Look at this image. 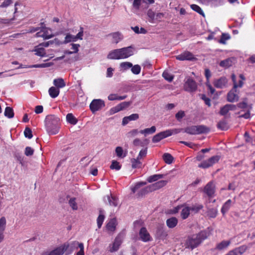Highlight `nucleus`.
Here are the masks:
<instances>
[{"instance_id": "1", "label": "nucleus", "mask_w": 255, "mask_h": 255, "mask_svg": "<svg viewBox=\"0 0 255 255\" xmlns=\"http://www.w3.org/2000/svg\"><path fill=\"white\" fill-rule=\"evenodd\" d=\"M239 77L241 80L237 83L235 74H232L231 75V79L233 83V88L228 92L227 95V100L229 102L234 103L237 102L239 99V91H238L237 88H242L243 86L244 81L246 79L243 74H240Z\"/></svg>"}, {"instance_id": "2", "label": "nucleus", "mask_w": 255, "mask_h": 255, "mask_svg": "<svg viewBox=\"0 0 255 255\" xmlns=\"http://www.w3.org/2000/svg\"><path fill=\"white\" fill-rule=\"evenodd\" d=\"M209 234L206 231H202L197 234L189 236L185 243L186 248L193 249L198 247L203 241L207 238Z\"/></svg>"}, {"instance_id": "3", "label": "nucleus", "mask_w": 255, "mask_h": 255, "mask_svg": "<svg viewBox=\"0 0 255 255\" xmlns=\"http://www.w3.org/2000/svg\"><path fill=\"white\" fill-rule=\"evenodd\" d=\"M133 48L130 46L113 50L108 54L107 58L117 60L127 58L133 55Z\"/></svg>"}, {"instance_id": "4", "label": "nucleus", "mask_w": 255, "mask_h": 255, "mask_svg": "<svg viewBox=\"0 0 255 255\" xmlns=\"http://www.w3.org/2000/svg\"><path fill=\"white\" fill-rule=\"evenodd\" d=\"M46 130L49 134H56L59 130L60 120L54 115H49L46 117L45 120Z\"/></svg>"}, {"instance_id": "5", "label": "nucleus", "mask_w": 255, "mask_h": 255, "mask_svg": "<svg viewBox=\"0 0 255 255\" xmlns=\"http://www.w3.org/2000/svg\"><path fill=\"white\" fill-rule=\"evenodd\" d=\"M210 131V128L204 125L192 126L185 128V131L190 134L206 133Z\"/></svg>"}, {"instance_id": "6", "label": "nucleus", "mask_w": 255, "mask_h": 255, "mask_svg": "<svg viewBox=\"0 0 255 255\" xmlns=\"http://www.w3.org/2000/svg\"><path fill=\"white\" fill-rule=\"evenodd\" d=\"M178 133V130L177 129H167L165 131L160 132L155 134L152 138V142L154 143L158 142L161 139L171 136L173 133Z\"/></svg>"}, {"instance_id": "7", "label": "nucleus", "mask_w": 255, "mask_h": 255, "mask_svg": "<svg viewBox=\"0 0 255 255\" xmlns=\"http://www.w3.org/2000/svg\"><path fill=\"white\" fill-rule=\"evenodd\" d=\"M105 106V102L101 99H94L90 104L89 107L93 114L101 110Z\"/></svg>"}, {"instance_id": "8", "label": "nucleus", "mask_w": 255, "mask_h": 255, "mask_svg": "<svg viewBox=\"0 0 255 255\" xmlns=\"http://www.w3.org/2000/svg\"><path fill=\"white\" fill-rule=\"evenodd\" d=\"M69 247L68 243H64L60 246L50 252L48 255H63Z\"/></svg>"}, {"instance_id": "9", "label": "nucleus", "mask_w": 255, "mask_h": 255, "mask_svg": "<svg viewBox=\"0 0 255 255\" xmlns=\"http://www.w3.org/2000/svg\"><path fill=\"white\" fill-rule=\"evenodd\" d=\"M184 88L187 92H193L196 91L197 85L193 79L189 78L185 82Z\"/></svg>"}, {"instance_id": "10", "label": "nucleus", "mask_w": 255, "mask_h": 255, "mask_svg": "<svg viewBox=\"0 0 255 255\" xmlns=\"http://www.w3.org/2000/svg\"><path fill=\"white\" fill-rule=\"evenodd\" d=\"M176 59L180 61H192L196 59V58L194 57V55L189 51L184 52L183 53L176 56Z\"/></svg>"}, {"instance_id": "11", "label": "nucleus", "mask_w": 255, "mask_h": 255, "mask_svg": "<svg viewBox=\"0 0 255 255\" xmlns=\"http://www.w3.org/2000/svg\"><path fill=\"white\" fill-rule=\"evenodd\" d=\"M155 236L157 238L161 240H164L167 237L168 233L163 226L160 225L157 227Z\"/></svg>"}, {"instance_id": "12", "label": "nucleus", "mask_w": 255, "mask_h": 255, "mask_svg": "<svg viewBox=\"0 0 255 255\" xmlns=\"http://www.w3.org/2000/svg\"><path fill=\"white\" fill-rule=\"evenodd\" d=\"M122 242V239L121 236H118L115 239L114 243L109 246V251L111 253L117 251L119 250Z\"/></svg>"}, {"instance_id": "13", "label": "nucleus", "mask_w": 255, "mask_h": 255, "mask_svg": "<svg viewBox=\"0 0 255 255\" xmlns=\"http://www.w3.org/2000/svg\"><path fill=\"white\" fill-rule=\"evenodd\" d=\"M140 239L144 242H147L151 240V237L145 227H142L139 232Z\"/></svg>"}, {"instance_id": "14", "label": "nucleus", "mask_w": 255, "mask_h": 255, "mask_svg": "<svg viewBox=\"0 0 255 255\" xmlns=\"http://www.w3.org/2000/svg\"><path fill=\"white\" fill-rule=\"evenodd\" d=\"M215 186L213 182L208 183L204 187V192L209 196L212 197L215 193Z\"/></svg>"}, {"instance_id": "15", "label": "nucleus", "mask_w": 255, "mask_h": 255, "mask_svg": "<svg viewBox=\"0 0 255 255\" xmlns=\"http://www.w3.org/2000/svg\"><path fill=\"white\" fill-rule=\"evenodd\" d=\"M228 80L225 77H222L214 81V85L217 88L222 89L226 86Z\"/></svg>"}, {"instance_id": "16", "label": "nucleus", "mask_w": 255, "mask_h": 255, "mask_svg": "<svg viewBox=\"0 0 255 255\" xmlns=\"http://www.w3.org/2000/svg\"><path fill=\"white\" fill-rule=\"evenodd\" d=\"M53 65V63L50 62V63H42V64H35L30 66H27L25 65H22L21 64H19V66L17 69L19 68H46V67H49Z\"/></svg>"}, {"instance_id": "17", "label": "nucleus", "mask_w": 255, "mask_h": 255, "mask_svg": "<svg viewBox=\"0 0 255 255\" xmlns=\"http://www.w3.org/2000/svg\"><path fill=\"white\" fill-rule=\"evenodd\" d=\"M247 249L245 246H241L230 251L226 255H242Z\"/></svg>"}, {"instance_id": "18", "label": "nucleus", "mask_w": 255, "mask_h": 255, "mask_svg": "<svg viewBox=\"0 0 255 255\" xmlns=\"http://www.w3.org/2000/svg\"><path fill=\"white\" fill-rule=\"evenodd\" d=\"M139 118V115L137 114H132L129 116L125 117L123 119L122 124L126 125L128 123L129 121H135Z\"/></svg>"}, {"instance_id": "19", "label": "nucleus", "mask_w": 255, "mask_h": 255, "mask_svg": "<svg viewBox=\"0 0 255 255\" xmlns=\"http://www.w3.org/2000/svg\"><path fill=\"white\" fill-rule=\"evenodd\" d=\"M106 197L110 206L117 207L118 205V199L116 197L113 196L111 194H110V195H107Z\"/></svg>"}, {"instance_id": "20", "label": "nucleus", "mask_w": 255, "mask_h": 255, "mask_svg": "<svg viewBox=\"0 0 255 255\" xmlns=\"http://www.w3.org/2000/svg\"><path fill=\"white\" fill-rule=\"evenodd\" d=\"M167 226L169 228H173L177 225L178 220L176 217H173L168 219L166 222Z\"/></svg>"}, {"instance_id": "21", "label": "nucleus", "mask_w": 255, "mask_h": 255, "mask_svg": "<svg viewBox=\"0 0 255 255\" xmlns=\"http://www.w3.org/2000/svg\"><path fill=\"white\" fill-rule=\"evenodd\" d=\"M81 243H79L77 241H74L71 243L70 244L68 243L69 245V247L68 250L66 251L65 255H69L71 254L75 248L78 246L79 247V244Z\"/></svg>"}, {"instance_id": "22", "label": "nucleus", "mask_w": 255, "mask_h": 255, "mask_svg": "<svg viewBox=\"0 0 255 255\" xmlns=\"http://www.w3.org/2000/svg\"><path fill=\"white\" fill-rule=\"evenodd\" d=\"M153 191V188L151 185H149L142 189H141L137 193L138 197H142L145 194Z\"/></svg>"}, {"instance_id": "23", "label": "nucleus", "mask_w": 255, "mask_h": 255, "mask_svg": "<svg viewBox=\"0 0 255 255\" xmlns=\"http://www.w3.org/2000/svg\"><path fill=\"white\" fill-rule=\"evenodd\" d=\"M34 51L35 52V54L37 56L42 57L46 56V53L45 49L41 46H39V45L35 47Z\"/></svg>"}, {"instance_id": "24", "label": "nucleus", "mask_w": 255, "mask_h": 255, "mask_svg": "<svg viewBox=\"0 0 255 255\" xmlns=\"http://www.w3.org/2000/svg\"><path fill=\"white\" fill-rule=\"evenodd\" d=\"M117 226L116 219L114 218L111 219L107 224L106 228L109 231L114 232L115 231Z\"/></svg>"}, {"instance_id": "25", "label": "nucleus", "mask_w": 255, "mask_h": 255, "mask_svg": "<svg viewBox=\"0 0 255 255\" xmlns=\"http://www.w3.org/2000/svg\"><path fill=\"white\" fill-rule=\"evenodd\" d=\"M99 213L100 214L97 219V225L99 229L101 228L105 219L103 210L100 209L99 210Z\"/></svg>"}, {"instance_id": "26", "label": "nucleus", "mask_w": 255, "mask_h": 255, "mask_svg": "<svg viewBox=\"0 0 255 255\" xmlns=\"http://www.w3.org/2000/svg\"><path fill=\"white\" fill-rule=\"evenodd\" d=\"M48 92L51 98H55L59 95L60 91L58 88L55 87H51L49 89Z\"/></svg>"}, {"instance_id": "27", "label": "nucleus", "mask_w": 255, "mask_h": 255, "mask_svg": "<svg viewBox=\"0 0 255 255\" xmlns=\"http://www.w3.org/2000/svg\"><path fill=\"white\" fill-rule=\"evenodd\" d=\"M166 184H167V181L160 180V181H158L154 184H151V185L153 188V191H154V190L158 189L160 188H162V187L166 185Z\"/></svg>"}, {"instance_id": "28", "label": "nucleus", "mask_w": 255, "mask_h": 255, "mask_svg": "<svg viewBox=\"0 0 255 255\" xmlns=\"http://www.w3.org/2000/svg\"><path fill=\"white\" fill-rule=\"evenodd\" d=\"M110 35L112 37V42L116 44L118 43L122 39V36L119 32H114Z\"/></svg>"}, {"instance_id": "29", "label": "nucleus", "mask_w": 255, "mask_h": 255, "mask_svg": "<svg viewBox=\"0 0 255 255\" xmlns=\"http://www.w3.org/2000/svg\"><path fill=\"white\" fill-rule=\"evenodd\" d=\"M127 97V95H124L122 96H119L116 94H111L108 97V99L109 101H115V100H123Z\"/></svg>"}, {"instance_id": "30", "label": "nucleus", "mask_w": 255, "mask_h": 255, "mask_svg": "<svg viewBox=\"0 0 255 255\" xmlns=\"http://www.w3.org/2000/svg\"><path fill=\"white\" fill-rule=\"evenodd\" d=\"M232 64H233L232 59L230 58H227L225 60L221 61L220 62L219 65L221 67H224L225 68H229L230 66H231L232 65Z\"/></svg>"}, {"instance_id": "31", "label": "nucleus", "mask_w": 255, "mask_h": 255, "mask_svg": "<svg viewBox=\"0 0 255 255\" xmlns=\"http://www.w3.org/2000/svg\"><path fill=\"white\" fill-rule=\"evenodd\" d=\"M54 85L57 88H62L65 86L66 84L62 78H58L54 80Z\"/></svg>"}, {"instance_id": "32", "label": "nucleus", "mask_w": 255, "mask_h": 255, "mask_svg": "<svg viewBox=\"0 0 255 255\" xmlns=\"http://www.w3.org/2000/svg\"><path fill=\"white\" fill-rule=\"evenodd\" d=\"M217 128L222 130H226L229 128L227 122L225 120L220 121L217 125Z\"/></svg>"}, {"instance_id": "33", "label": "nucleus", "mask_w": 255, "mask_h": 255, "mask_svg": "<svg viewBox=\"0 0 255 255\" xmlns=\"http://www.w3.org/2000/svg\"><path fill=\"white\" fill-rule=\"evenodd\" d=\"M4 115L9 119L12 118L14 115L12 108L10 107H6L4 110Z\"/></svg>"}, {"instance_id": "34", "label": "nucleus", "mask_w": 255, "mask_h": 255, "mask_svg": "<svg viewBox=\"0 0 255 255\" xmlns=\"http://www.w3.org/2000/svg\"><path fill=\"white\" fill-rule=\"evenodd\" d=\"M216 160H204L198 166L203 168H207L215 163Z\"/></svg>"}, {"instance_id": "35", "label": "nucleus", "mask_w": 255, "mask_h": 255, "mask_svg": "<svg viewBox=\"0 0 255 255\" xmlns=\"http://www.w3.org/2000/svg\"><path fill=\"white\" fill-rule=\"evenodd\" d=\"M67 121L72 125H76L77 123V120L71 113H69L66 116Z\"/></svg>"}, {"instance_id": "36", "label": "nucleus", "mask_w": 255, "mask_h": 255, "mask_svg": "<svg viewBox=\"0 0 255 255\" xmlns=\"http://www.w3.org/2000/svg\"><path fill=\"white\" fill-rule=\"evenodd\" d=\"M156 131V128L155 126H152L150 128H145L144 129L141 130L139 132L145 135L147 134H152Z\"/></svg>"}, {"instance_id": "37", "label": "nucleus", "mask_w": 255, "mask_h": 255, "mask_svg": "<svg viewBox=\"0 0 255 255\" xmlns=\"http://www.w3.org/2000/svg\"><path fill=\"white\" fill-rule=\"evenodd\" d=\"M207 216L209 218H214L217 216L218 210L216 208L208 209L207 212Z\"/></svg>"}, {"instance_id": "38", "label": "nucleus", "mask_w": 255, "mask_h": 255, "mask_svg": "<svg viewBox=\"0 0 255 255\" xmlns=\"http://www.w3.org/2000/svg\"><path fill=\"white\" fill-rule=\"evenodd\" d=\"M76 200V198L73 197L70 198L68 201L69 206L73 210H77L78 209V205Z\"/></svg>"}, {"instance_id": "39", "label": "nucleus", "mask_w": 255, "mask_h": 255, "mask_svg": "<svg viewBox=\"0 0 255 255\" xmlns=\"http://www.w3.org/2000/svg\"><path fill=\"white\" fill-rule=\"evenodd\" d=\"M6 219L4 217L0 218V234H3V232L6 227Z\"/></svg>"}, {"instance_id": "40", "label": "nucleus", "mask_w": 255, "mask_h": 255, "mask_svg": "<svg viewBox=\"0 0 255 255\" xmlns=\"http://www.w3.org/2000/svg\"><path fill=\"white\" fill-rule=\"evenodd\" d=\"M231 203L232 201L231 200L229 199L227 201H226L223 205L221 209V212L223 215L225 214L226 213V212L229 210L231 206Z\"/></svg>"}, {"instance_id": "41", "label": "nucleus", "mask_w": 255, "mask_h": 255, "mask_svg": "<svg viewBox=\"0 0 255 255\" xmlns=\"http://www.w3.org/2000/svg\"><path fill=\"white\" fill-rule=\"evenodd\" d=\"M163 176V174H155L148 177L147 180L148 182L151 183L162 178Z\"/></svg>"}, {"instance_id": "42", "label": "nucleus", "mask_w": 255, "mask_h": 255, "mask_svg": "<svg viewBox=\"0 0 255 255\" xmlns=\"http://www.w3.org/2000/svg\"><path fill=\"white\" fill-rule=\"evenodd\" d=\"M210 148H204L202 149L198 153L196 156V159H202L205 158L206 156L204 155L205 153L208 152L210 150Z\"/></svg>"}, {"instance_id": "43", "label": "nucleus", "mask_w": 255, "mask_h": 255, "mask_svg": "<svg viewBox=\"0 0 255 255\" xmlns=\"http://www.w3.org/2000/svg\"><path fill=\"white\" fill-rule=\"evenodd\" d=\"M147 15L148 17V21L150 22H153L155 19V13L151 9L148 10Z\"/></svg>"}, {"instance_id": "44", "label": "nucleus", "mask_w": 255, "mask_h": 255, "mask_svg": "<svg viewBox=\"0 0 255 255\" xmlns=\"http://www.w3.org/2000/svg\"><path fill=\"white\" fill-rule=\"evenodd\" d=\"M190 208L186 207L183 208L181 213V216L182 219H186L190 214Z\"/></svg>"}, {"instance_id": "45", "label": "nucleus", "mask_w": 255, "mask_h": 255, "mask_svg": "<svg viewBox=\"0 0 255 255\" xmlns=\"http://www.w3.org/2000/svg\"><path fill=\"white\" fill-rule=\"evenodd\" d=\"M190 7L192 10L197 12L199 14H200L202 15H203V16L204 15V13L203 10L201 9V8L199 5L195 4H192L190 5Z\"/></svg>"}, {"instance_id": "46", "label": "nucleus", "mask_w": 255, "mask_h": 255, "mask_svg": "<svg viewBox=\"0 0 255 255\" xmlns=\"http://www.w3.org/2000/svg\"><path fill=\"white\" fill-rule=\"evenodd\" d=\"M116 153L117 156L119 158H123L126 156V154L124 153V151L123 149V148L121 146H118L116 147Z\"/></svg>"}, {"instance_id": "47", "label": "nucleus", "mask_w": 255, "mask_h": 255, "mask_svg": "<svg viewBox=\"0 0 255 255\" xmlns=\"http://www.w3.org/2000/svg\"><path fill=\"white\" fill-rule=\"evenodd\" d=\"M230 38L231 37L228 33H223L221 35V37L219 42L225 44L226 43V41L230 39Z\"/></svg>"}, {"instance_id": "48", "label": "nucleus", "mask_w": 255, "mask_h": 255, "mask_svg": "<svg viewBox=\"0 0 255 255\" xmlns=\"http://www.w3.org/2000/svg\"><path fill=\"white\" fill-rule=\"evenodd\" d=\"M146 184V182H137L135 186L131 188L132 192L135 193L141 187L144 186Z\"/></svg>"}, {"instance_id": "49", "label": "nucleus", "mask_w": 255, "mask_h": 255, "mask_svg": "<svg viewBox=\"0 0 255 255\" xmlns=\"http://www.w3.org/2000/svg\"><path fill=\"white\" fill-rule=\"evenodd\" d=\"M230 244V241H223L217 245V249L220 250L224 249L227 248Z\"/></svg>"}, {"instance_id": "50", "label": "nucleus", "mask_w": 255, "mask_h": 255, "mask_svg": "<svg viewBox=\"0 0 255 255\" xmlns=\"http://www.w3.org/2000/svg\"><path fill=\"white\" fill-rule=\"evenodd\" d=\"M132 66L131 63L129 62H124L120 64V68L123 70H127Z\"/></svg>"}, {"instance_id": "51", "label": "nucleus", "mask_w": 255, "mask_h": 255, "mask_svg": "<svg viewBox=\"0 0 255 255\" xmlns=\"http://www.w3.org/2000/svg\"><path fill=\"white\" fill-rule=\"evenodd\" d=\"M72 41H76L75 36L69 33L67 34L65 37L64 43H67Z\"/></svg>"}, {"instance_id": "52", "label": "nucleus", "mask_w": 255, "mask_h": 255, "mask_svg": "<svg viewBox=\"0 0 255 255\" xmlns=\"http://www.w3.org/2000/svg\"><path fill=\"white\" fill-rule=\"evenodd\" d=\"M42 38L44 39H48L53 37L52 34H49L48 30L46 28H43L42 30Z\"/></svg>"}, {"instance_id": "53", "label": "nucleus", "mask_w": 255, "mask_h": 255, "mask_svg": "<svg viewBox=\"0 0 255 255\" xmlns=\"http://www.w3.org/2000/svg\"><path fill=\"white\" fill-rule=\"evenodd\" d=\"M251 106H249L248 105V103L246 101H244L242 102H240V103H239L238 104H237V107L240 108V109H243V110H246L247 111L248 110V109L249 108V107H250Z\"/></svg>"}, {"instance_id": "54", "label": "nucleus", "mask_w": 255, "mask_h": 255, "mask_svg": "<svg viewBox=\"0 0 255 255\" xmlns=\"http://www.w3.org/2000/svg\"><path fill=\"white\" fill-rule=\"evenodd\" d=\"M24 135L25 137L31 139L33 136L31 129L29 128L26 127L24 131Z\"/></svg>"}, {"instance_id": "55", "label": "nucleus", "mask_w": 255, "mask_h": 255, "mask_svg": "<svg viewBox=\"0 0 255 255\" xmlns=\"http://www.w3.org/2000/svg\"><path fill=\"white\" fill-rule=\"evenodd\" d=\"M131 68V71L133 74L137 75L140 73L141 67L139 65H135L132 66Z\"/></svg>"}, {"instance_id": "56", "label": "nucleus", "mask_w": 255, "mask_h": 255, "mask_svg": "<svg viewBox=\"0 0 255 255\" xmlns=\"http://www.w3.org/2000/svg\"><path fill=\"white\" fill-rule=\"evenodd\" d=\"M121 165L117 160H114L110 166V168L111 169H116L117 170H119L121 169Z\"/></svg>"}, {"instance_id": "57", "label": "nucleus", "mask_w": 255, "mask_h": 255, "mask_svg": "<svg viewBox=\"0 0 255 255\" xmlns=\"http://www.w3.org/2000/svg\"><path fill=\"white\" fill-rule=\"evenodd\" d=\"M162 76L165 80L169 82H171L173 79V76L166 71L163 72Z\"/></svg>"}, {"instance_id": "58", "label": "nucleus", "mask_w": 255, "mask_h": 255, "mask_svg": "<svg viewBox=\"0 0 255 255\" xmlns=\"http://www.w3.org/2000/svg\"><path fill=\"white\" fill-rule=\"evenodd\" d=\"M229 112V108L227 104H226L224 106L221 108L219 114L222 116H225Z\"/></svg>"}, {"instance_id": "59", "label": "nucleus", "mask_w": 255, "mask_h": 255, "mask_svg": "<svg viewBox=\"0 0 255 255\" xmlns=\"http://www.w3.org/2000/svg\"><path fill=\"white\" fill-rule=\"evenodd\" d=\"M34 153V149L30 146H27L25 147L24 150V154L27 156H30L33 155Z\"/></svg>"}, {"instance_id": "60", "label": "nucleus", "mask_w": 255, "mask_h": 255, "mask_svg": "<svg viewBox=\"0 0 255 255\" xmlns=\"http://www.w3.org/2000/svg\"><path fill=\"white\" fill-rule=\"evenodd\" d=\"M201 99L203 100L205 104L207 105L208 107H211V100L209 98H207L205 94L200 95Z\"/></svg>"}, {"instance_id": "61", "label": "nucleus", "mask_w": 255, "mask_h": 255, "mask_svg": "<svg viewBox=\"0 0 255 255\" xmlns=\"http://www.w3.org/2000/svg\"><path fill=\"white\" fill-rule=\"evenodd\" d=\"M146 154H147V149H142L140 151V152L138 154V155L136 159H141L142 158H144V157H145Z\"/></svg>"}, {"instance_id": "62", "label": "nucleus", "mask_w": 255, "mask_h": 255, "mask_svg": "<svg viewBox=\"0 0 255 255\" xmlns=\"http://www.w3.org/2000/svg\"><path fill=\"white\" fill-rule=\"evenodd\" d=\"M131 104V102H122L119 105L121 111L127 108Z\"/></svg>"}, {"instance_id": "63", "label": "nucleus", "mask_w": 255, "mask_h": 255, "mask_svg": "<svg viewBox=\"0 0 255 255\" xmlns=\"http://www.w3.org/2000/svg\"><path fill=\"white\" fill-rule=\"evenodd\" d=\"M141 166L140 160H131V167L132 168H139Z\"/></svg>"}, {"instance_id": "64", "label": "nucleus", "mask_w": 255, "mask_h": 255, "mask_svg": "<svg viewBox=\"0 0 255 255\" xmlns=\"http://www.w3.org/2000/svg\"><path fill=\"white\" fill-rule=\"evenodd\" d=\"M141 1V0H133L132 6L135 10H138L139 9Z\"/></svg>"}]
</instances>
